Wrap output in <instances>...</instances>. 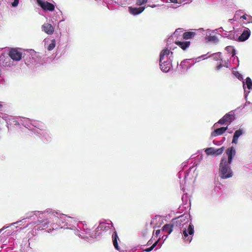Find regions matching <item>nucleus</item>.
Returning a JSON list of instances; mask_svg holds the SVG:
<instances>
[{
	"mask_svg": "<svg viewBox=\"0 0 252 252\" xmlns=\"http://www.w3.org/2000/svg\"><path fill=\"white\" fill-rule=\"evenodd\" d=\"M173 53L167 48L163 49L160 54L159 62L163 61L169 60V58L171 56V59L173 58Z\"/></svg>",
	"mask_w": 252,
	"mask_h": 252,
	"instance_id": "1a4fd4ad",
	"label": "nucleus"
},
{
	"mask_svg": "<svg viewBox=\"0 0 252 252\" xmlns=\"http://www.w3.org/2000/svg\"><path fill=\"white\" fill-rule=\"evenodd\" d=\"M229 32H225L222 33V36L224 37H227L228 34Z\"/></svg>",
	"mask_w": 252,
	"mask_h": 252,
	"instance_id": "c03bdc74",
	"label": "nucleus"
},
{
	"mask_svg": "<svg viewBox=\"0 0 252 252\" xmlns=\"http://www.w3.org/2000/svg\"><path fill=\"white\" fill-rule=\"evenodd\" d=\"M221 53L220 52H218L214 54H213L210 56L211 57H212L213 59H214L216 61L220 60L221 58Z\"/></svg>",
	"mask_w": 252,
	"mask_h": 252,
	"instance_id": "cd10ccee",
	"label": "nucleus"
},
{
	"mask_svg": "<svg viewBox=\"0 0 252 252\" xmlns=\"http://www.w3.org/2000/svg\"><path fill=\"white\" fill-rule=\"evenodd\" d=\"M224 150V147H222L220 148L216 149L215 148L214 156H218L221 154Z\"/></svg>",
	"mask_w": 252,
	"mask_h": 252,
	"instance_id": "c85d7f7f",
	"label": "nucleus"
},
{
	"mask_svg": "<svg viewBox=\"0 0 252 252\" xmlns=\"http://www.w3.org/2000/svg\"><path fill=\"white\" fill-rule=\"evenodd\" d=\"M37 4L45 10L52 11L55 9L54 5L47 1H43L42 0H36Z\"/></svg>",
	"mask_w": 252,
	"mask_h": 252,
	"instance_id": "6e6552de",
	"label": "nucleus"
},
{
	"mask_svg": "<svg viewBox=\"0 0 252 252\" xmlns=\"http://www.w3.org/2000/svg\"><path fill=\"white\" fill-rule=\"evenodd\" d=\"M20 124L23 125L27 128L30 127L32 125L37 128V129H34V132L36 133L37 134L45 137L47 140H49L51 138L48 132L44 129V126L42 125V124L38 123L35 121H32L27 118H23L21 119L18 122V125Z\"/></svg>",
	"mask_w": 252,
	"mask_h": 252,
	"instance_id": "7ed1b4c3",
	"label": "nucleus"
},
{
	"mask_svg": "<svg viewBox=\"0 0 252 252\" xmlns=\"http://www.w3.org/2000/svg\"><path fill=\"white\" fill-rule=\"evenodd\" d=\"M198 32L203 31L204 33H203V35L205 36V39H207V37L209 36L212 35V33L213 32L210 29H207L206 30H204L203 28H200L197 30Z\"/></svg>",
	"mask_w": 252,
	"mask_h": 252,
	"instance_id": "4be33fe9",
	"label": "nucleus"
},
{
	"mask_svg": "<svg viewBox=\"0 0 252 252\" xmlns=\"http://www.w3.org/2000/svg\"><path fill=\"white\" fill-rule=\"evenodd\" d=\"M162 238L164 239V238H165V237L163 236H162Z\"/></svg>",
	"mask_w": 252,
	"mask_h": 252,
	"instance_id": "bf43d9fd",
	"label": "nucleus"
},
{
	"mask_svg": "<svg viewBox=\"0 0 252 252\" xmlns=\"http://www.w3.org/2000/svg\"><path fill=\"white\" fill-rule=\"evenodd\" d=\"M173 225L171 224H166L162 228V231L165 233L170 234L173 231Z\"/></svg>",
	"mask_w": 252,
	"mask_h": 252,
	"instance_id": "6ab92c4d",
	"label": "nucleus"
},
{
	"mask_svg": "<svg viewBox=\"0 0 252 252\" xmlns=\"http://www.w3.org/2000/svg\"><path fill=\"white\" fill-rule=\"evenodd\" d=\"M184 164H184V166H186V163H185Z\"/></svg>",
	"mask_w": 252,
	"mask_h": 252,
	"instance_id": "052dcab7",
	"label": "nucleus"
},
{
	"mask_svg": "<svg viewBox=\"0 0 252 252\" xmlns=\"http://www.w3.org/2000/svg\"><path fill=\"white\" fill-rule=\"evenodd\" d=\"M118 0H117V1H118ZM113 1H114L115 2H117V0H113Z\"/></svg>",
	"mask_w": 252,
	"mask_h": 252,
	"instance_id": "13d9d810",
	"label": "nucleus"
},
{
	"mask_svg": "<svg viewBox=\"0 0 252 252\" xmlns=\"http://www.w3.org/2000/svg\"><path fill=\"white\" fill-rule=\"evenodd\" d=\"M119 239L118 238V236L117 235V234L116 232H114L112 235V240H113V243L114 245V246L115 248L119 251L120 252H125L124 250H121L120 249L119 247L118 244V240H119Z\"/></svg>",
	"mask_w": 252,
	"mask_h": 252,
	"instance_id": "f8f14e48",
	"label": "nucleus"
},
{
	"mask_svg": "<svg viewBox=\"0 0 252 252\" xmlns=\"http://www.w3.org/2000/svg\"><path fill=\"white\" fill-rule=\"evenodd\" d=\"M19 3V0H14V2L12 3V6L13 7H16Z\"/></svg>",
	"mask_w": 252,
	"mask_h": 252,
	"instance_id": "4c0bfd02",
	"label": "nucleus"
},
{
	"mask_svg": "<svg viewBox=\"0 0 252 252\" xmlns=\"http://www.w3.org/2000/svg\"><path fill=\"white\" fill-rule=\"evenodd\" d=\"M204 56H205V55H203V56H201V57H199V58H202V57H204Z\"/></svg>",
	"mask_w": 252,
	"mask_h": 252,
	"instance_id": "864d4df0",
	"label": "nucleus"
},
{
	"mask_svg": "<svg viewBox=\"0 0 252 252\" xmlns=\"http://www.w3.org/2000/svg\"><path fill=\"white\" fill-rule=\"evenodd\" d=\"M233 73L239 80H241L243 79L242 75L238 71H233Z\"/></svg>",
	"mask_w": 252,
	"mask_h": 252,
	"instance_id": "72a5a7b5",
	"label": "nucleus"
},
{
	"mask_svg": "<svg viewBox=\"0 0 252 252\" xmlns=\"http://www.w3.org/2000/svg\"><path fill=\"white\" fill-rule=\"evenodd\" d=\"M22 222V221H21H21H17V222H14V223H12V225H14V224H18V223H20V222Z\"/></svg>",
	"mask_w": 252,
	"mask_h": 252,
	"instance_id": "de8ad7c7",
	"label": "nucleus"
},
{
	"mask_svg": "<svg viewBox=\"0 0 252 252\" xmlns=\"http://www.w3.org/2000/svg\"><path fill=\"white\" fill-rule=\"evenodd\" d=\"M206 40L208 41L212 42L215 43H217L219 42V39L215 35H209L207 37Z\"/></svg>",
	"mask_w": 252,
	"mask_h": 252,
	"instance_id": "b1692460",
	"label": "nucleus"
},
{
	"mask_svg": "<svg viewBox=\"0 0 252 252\" xmlns=\"http://www.w3.org/2000/svg\"><path fill=\"white\" fill-rule=\"evenodd\" d=\"M233 33L234 32L232 31L229 32H228L227 38H228L229 39H234L235 37H234V34H233Z\"/></svg>",
	"mask_w": 252,
	"mask_h": 252,
	"instance_id": "e433bc0d",
	"label": "nucleus"
},
{
	"mask_svg": "<svg viewBox=\"0 0 252 252\" xmlns=\"http://www.w3.org/2000/svg\"><path fill=\"white\" fill-rule=\"evenodd\" d=\"M243 88L244 89V93H245V97L246 99L247 98L248 94L249 93V92H247L245 90L246 89V86H247V87L249 90H252V81L250 77H247L246 79V81L243 82Z\"/></svg>",
	"mask_w": 252,
	"mask_h": 252,
	"instance_id": "9d476101",
	"label": "nucleus"
},
{
	"mask_svg": "<svg viewBox=\"0 0 252 252\" xmlns=\"http://www.w3.org/2000/svg\"><path fill=\"white\" fill-rule=\"evenodd\" d=\"M244 132L242 129H239L236 130L234 134L232 139V143L237 144L239 137L243 134Z\"/></svg>",
	"mask_w": 252,
	"mask_h": 252,
	"instance_id": "dca6fc26",
	"label": "nucleus"
},
{
	"mask_svg": "<svg viewBox=\"0 0 252 252\" xmlns=\"http://www.w3.org/2000/svg\"><path fill=\"white\" fill-rule=\"evenodd\" d=\"M235 153V150L234 148L231 147L226 150V156H223L222 158L219 169L220 176L221 178L227 179L233 176V172L230 164Z\"/></svg>",
	"mask_w": 252,
	"mask_h": 252,
	"instance_id": "f03ea898",
	"label": "nucleus"
},
{
	"mask_svg": "<svg viewBox=\"0 0 252 252\" xmlns=\"http://www.w3.org/2000/svg\"><path fill=\"white\" fill-rule=\"evenodd\" d=\"M110 228V226L109 224H107L104 222H101L99 223V225L97 227V229L100 230H107Z\"/></svg>",
	"mask_w": 252,
	"mask_h": 252,
	"instance_id": "aec40b11",
	"label": "nucleus"
},
{
	"mask_svg": "<svg viewBox=\"0 0 252 252\" xmlns=\"http://www.w3.org/2000/svg\"><path fill=\"white\" fill-rule=\"evenodd\" d=\"M226 122V121L223 119V118H222L221 119H220L218 123H215L214 125V127H217L218 126V124H220V125H224Z\"/></svg>",
	"mask_w": 252,
	"mask_h": 252,
	"instance_id": "f704fd0d",
	"label": "nucleus"
},
{
	"mask_svg": "<svg viewBox=\"0 0 252 252\" xmlns=\"http://www.w3.org/2000/svg\"><path fill=\"white\" fill-rule=\"evenodd\" d=\"M8 57L10 59H12L13 61H19L22 58V54L20 52L18 51V50L15 49H11L8 54Z\"/></svg>",
	"mask_w": 252,
	"mask_h": 252,
	"instance_id": "0eeeda50",
	"label": "nucleus"
},
{
	"mask_svg": "<svg viewBox=\"0 0 252 252\" xmlns=\"http://www.w3.org/2000/svg\"><path fill=\"white\" fill-rule=\"evenodd\" d=\"M223 30V29L222 28H220L218 29H216L215 31H214L213 32H222Z\"/></svg>",
	"mask_w": 252,
	"mask_h": 252,
	"instance_id": "a19ab883",
	"label": "nucleus"
},
{
	"mask_svg": "<svg viewBox=\"0 0 252 252\" xmlns=\"http://www.w3.org/2000/svg\"><path fill=\"white\" fill-rule=\"evenodd\" d=\"M167 238V236H165V238H164V240H165Z\"/></svg>",
	"mask_w": 252,
	"mask_h": 252,
	"instance_id": "603ef678",
	"label": "nucleus"
},
{
	"mask_svg": "<svg viewBox=\"0 0 252 252\" xmlns=\"http://www.w3.org/2000/svg\"><path fill=\"white\" fill-rule=\"evenodd\" d=\"M234 113L233 111H230L226 114L222 118L226 122H229L230 124L232 120L234 119Z\"/></svg>",
	"mask_w": 252,
	"mask_h": 252,
	"instance_id": "f3484780",
	"label": "nucleus"
},
{
	"mask_svg": "<svg viewBox=\"0 0 252 252\" xmlns=\"http://www.w3.org/2000/svg\"><path fill=\"white\" fill-rule=\"evenodd\" d=\"M13 65V62H12L8 57H5L2 49H0V77L1 75V67H10Z\"/></svg>",
	"mask_w": 252,
	"mask_h": 252,
	"instance_id": "39448f33",
	"label": "nucleus"
},
{
	"mask_svg": "<svg viewBox=\"0 0 252 252\" xmlns=\"http://www.w3.org/2000/svg\"><path fill=\"white\" fill-rule=\"evenodd\" d=\"M188 176V173H186L185 175V179H186Z\"/></svg>",
	"mask_w": 252,
	"mask_h": 252,
	"instance_id": "09e8293b",
	"label": "nucleus"
},
{
	"mask_svg": "<svg viewBox=\"0 0 252 252\" xmlns=\"http://www.w3.org/2000/svg\"><path fill=\"white\" fill-rule=\"evenodd\" d=\"M241 19L246 20L247 23H252V16L251 15L244 14L241 17Z\"/></svg>",
	"mask_w": 252,
	"mask_h": 252,
	"instance_id": "393cba45",
	"label": "nucleus"
},
{
	"mask_svg": "<svg viewBox=\"0 0 252 252\" xmlns=\"http://www.w3.org/2000/svg\"><path fill=\"white\" fill-rule=\"evenodd\" d=\"M150 244H151V242H150V241H149L148 242V245H150Z\"/></svg>",
	"mask_w": 252,
	"mask_h": 252,
	"instance_id": "4d7b16f0",
	"label": "nucleus"
},
{
	"mask_svg": "<svg viewBox=\"0 0 252 252\" xmlns=\"http://www.w3.org/2000/svg\"><path fill=\"white\" fill-rule=\"evenodd\" d=\"M172 3H178L177 0H170Z\"/></svg>",
	"mask_w": 252,
	"mask_h": 252,
	"instance_id": "49530a36",
	"label": "nucleus"
},
{
	"mask_svg": "<svg viewBox=\"0 0 252 252\" xmlns=\"http://www.w3.org/2000/svg\"><path fill=\"white\" fill-rule=\"evenodd\" d=\"M2 108V105L0 104V109Z\"/></svg>",
	"mask_w": 252,
	"mask_h": 252,
	"instance_id": "6e6d98bb",
	"label": "nucleus"
},
{
	"mask_svg": "<svg viewBox=\"0 0 252 252\" xmlns=\"http://www.w3.org/2000/svg\"><path fill=\"white\" fill-rule=\"evenodd\" d=\"M189 60H185L181 63L180 65L184 70H187L189 68V66L186 64V62Z\"/></svg>",
	"mask_w": 252,
	"mask_h": 252,
	"instance_id": "7c9ffc66",
	"label": "nucleus"
},
{
	"mask_svg": "<svg viewBox=\"0 0 252 252\" xmlns=\"http://www.w3.org/2000/svg\"><path fill=\"white\" fill-rule=\"evenodd\" d=\"M150 6L152 7V8H154V7H156V5H153Z\"/></svg>",
	"mask_w": 252,
	"mask_h": 252,
	"instance_id": "3c124183",
	"label": "nucleus"
},
{
	"mask_svg": "<svg viewBox=\"0 0 252 252\" xmlns=\"http://www.w3.org/2000/svg\"><path fill=\"white\" fill-rule=\"evenodd\" d=\"M250 34V30L248 28H246L243 32L242 34L239 37L238 39L240 41H244L249 38Z\"/></svg>",
	"mask_w": 252,
	"mask_h": 252,
	"instance_id": "9b49d317",
	"label": "nucleus"
},
{
	"mask_svg": "<svg viewBox=\"0 0 252 252\" xmlns=\"http://www.w3.org/2000/svg\"><path fill=\"white\" fill-rule=\"evenodd\" d=\"M145 7H129V12L134 15H137L142 13L145 9Z\"/></svg>",
	"mask_w": 252,
	"mask_h": 252,
	"instance_id": "ddd939ff",
	"label": "nucleus"
},
{
	"mask_svg": "<svg viewBox=\"0 0 252 252\" xmlns=\"http://www.w3.org/2000/svg\"><path fill=\"white\" fill-rule=\"evenodd\" d=\"M56 41L54 39L51 40V42L48 46L47 49L49 51L52 50L55 47Z\"/></svg>",
	"mask_w": 252,
	"mask_h": 252,
	"instance_id": "c756f323",
	"label": "nucleus"
},
{
	"mask_svg": "<svg viewBox=\"0 0 252 252\" xmlns=\"http://www.w3.org/2000/svg\"><path fill=\"white\" fill-rule=\"evenodd\" d=\"M249 104H250V101H247L246 103V105Z\"/></svg>",
	"mask_w": 252,
	"mask_h": 252,
	"instance_id": "8fccbe9b",
	"label": "nucleus"
},
{
	"mask_svg": "<svg viewBox=\"0 0 252 252\" xmlns=\"http://www.w3.org/2000/svg\"><path fill=\"white\" fill-rule=\"evenodd\" d=\"M192 168H193V167L190 168V170H191Z\"/></svg>",
	"mask_w": 252,
	"mask_h": 252,
	"instance_id": "680f3d73",
	"label": "nucleus"
},
{
	"mask_svg": "<svg viewBox=\"0 0 252 252\" xmlns=\"http://www.w3.org/2000/svg\"><path fill=\"white\" fill-rule=\"evenodd\" d=\"M223 66L222 64L221 63H220L219 65H217L216 67V70L218 71Z\"/></svg>",
	"mask_w": 252,
	"mask_h": 252,
	"instance_id": "ea45409f",
	"label": "nucleus"
},
{
	"mask_svg": "<svg viewBox=\"0 0 252 252\" xmlns=\"http://www.w3.org/2000/svg\"><path fill=\"white\" fill-rule=\"evenodd\" d=\"M233 58H234L233 60V63L237 64L239 62L238 58L237 57L235 58L234 56Z\"/></svg>",
	"mask_w": 252,
	"mask_h": 252,
	"instance_id": "58836bf2",
	"label": "nucleus"
},
{
	"mask_svg": "<svg viewBox=\"0 0 252 252\" xmlns=\"http://www.w3.org/2000/svg\"><path fill=\"white\" fill-rule=\"evenodd\" d=\"M196 34L195 32H186L183 33V38L185 39H190L194 36Z\"/></svg>",
	"mask_w": 252,
	"mask_h": 252,
	"instance_id": "412c9836",
	"label": "nucleus"
},
{
	"mask_svg": "<svg viewBox=\"0 0 252 252\" xmlns=\"http://www.w3.org/2000/svg\"><path fill=\"white\" fill-rule=\"evenodd\" d=\"M215 148L213 147L208 148L205 150V152L207 155L214 156Z\"/></svg>",
	"mask_w": 252,
	"mask_h": 252,
	"instance_id": "bb28decb",
	"label": "nucleus"
},
{
	"mask_svg": "<svg viewBox=\"0 0 252 252\" xmlns=\"http://www.w3.org/2000/svg\"><path fill=\"white\" fill-rule=\"evenodd\" d=\"M183 32V30L182 29H178L175 32H174L173 36L178 37L180 35L181 33Z\"/></svg>",
	"mask_w": 252,
	"mask_h": 252,
	"instance_id": "2f4dec72",
	"label": "nucleus"
},
{
	"mask_svg": "<svg viewBox=\"0 0 252 252\" xmlns=\"http://www.w3.org/2000/svg\"><path fill=\"white\" fill-rule=\"evenodd\" d=\"M225 50L227 52H228V53H230L232 54L231 57H233L234 56H235V55L236 54L235 50H234V49L233 48V47L232 46H227L225 48Z\"/></svg>",
	"mask_w": 252,
	"mask_h": 252,
	"instance_id": "a878e982",
	"label": "nucleus"
},
{
	"mask_svg": "<svg viewBox=\"0 0 252 252\" xmlns=\"http://www.w3.org/2000/svg\"><path fill=\"white\" fill-rule=\"evenodd\" d=\"M183 225H186L183 230V238L185 241L190 243L192 240V236L194 232V226L191 223L186 224V222H184Z\"/></svg>",
	"mask_w": 252,
	"mask_h": 252,
	"instance_id": "20e7f679",
	"label": "nucleus"
},
{
	"mask_svg": "<svg viewBox=\"0 0 252 252\" xmlns=\"http://www.w3.org/2000/svg\"><path fill=\"white\" fill-rule=\"evenodd\" d=\"M43 30L47 34H51L54 32V28L50 24L46 23L42 26Z\"/></svg>",
	"mask_w": 252,
	"mask_h": 252,
	"instance_id": "4468645a",
	"label": "nucleus"
},
{
	"mask_svg": "<svg viewBox=\"0 0 252 252\" xmlns=\"http://www.w3.org/2000/svg\"><path fill=\"white\" fill-rule=\"evenodd\" d=\"M222 65H223V66H225L226 68L229 67L228 61L227 62L224 61V63L223 64H222Z\"/></svg>",
	"mask_w": 252,
	"mask_h": 252,
	"instance_id": "79ce46f5",
	"label": "nucleus"
},
{
	"mask_svg": "<svg viewBox=\"0 0 252 252\" xmlns=\"http://www.w3.org/2000/svg\"><path fill=\"white\" fill-rule=\"evenodd\" d=\"M186 218L187 216H180L176 220L175 222L177 224V225L181 226L182 225V223L186 220Z\"/></svg>",
	"mask_w": 252,
	"mask_h": 252,
	"instance_id": "5701e85b",
	"label": "nucleus"
},
{
	"mask_svg": "<svg viewBox=\"0 0 252 252\" xmlns=\"http://www.w3.org/2000/svg\"><path fill=\"white\" fill-rule=\"evenodd\" d=\"M220 187L218 186H216L214 188V191L215 192H218L220 190Z\"/></svg>",
	"mask_w": 252,
	"mask_h": 252,
	"instance_id": "37998d69",
	"label": "nucleus"
},
{
	"mask_svg": "<svg viewBox=\"0 0 252 252\" xmlns=\"http://www.w3.org/2000/svg\"><path fill=\"white\" fill-rule=\"evenodd\" d=\"M169 60L159 62L161 70L164 72H168L171 67V56L169 58Z\"/></svg>",
	"mask_w": 252,
	"mask_h": 252,
	"instance_id": "423d86ee",
	"label": "nucleus"
},
{
	"mask_svg": "<svg viewBox=\"0 0 252 252\" xmlns=\"http://www.w3.org/2000/svg\"><path fill=\"white\" fill-rule=\"evenodd\" d=\"M160 232V230H159V229L157 230L156 231V235L157 236H158Z\"/></svg>",
	"mask_w": 252,
	"mask_h": 252,
	"instance_id": "a18cd8bd",
	"label": "nucleus"
},
{
	"mask_svg": "<svg viewBox=\"0 0 252 252\" xmlns=\"http://www.w3.org/2000/svg\"><path fill=\"white\" fill-rule=\"evenodd\" d=\"M31 213L39 218L40 220L38 221L40 222H43L44 220H46L48 224H54L56 222L60 225L61 223H64V227L66 226L65 228L74 230L75 235L83 238L80 233L81 227L78 222L80 221L75 218L64 214H60L59 217L57 216L58 215V212L50 209H47L44 212L35 211Z\"/></svg>",
	"mask_w": 252,
	"mask_h": 252,
	"instance_id": "f257e3e1",
	"label": "nucleus"
},
{
	"mask_svg": "<svg viewBox=\"0 0 252 252\" xmlns=\"http://www.w3.org/2000/svg\"><path fill=\"white\" fill-rule=\"evenodd\" d=\"M158 243V241H156L150 248H147L145 250V251L146 252H150L152 251L154 248L157 246Z\"/></svg>",
	"mask_w": 252,
	"mask_h": 252,
	"instance_id": "473e14b6",
	"label": "nucleus"
},
{
	"mask_svg": "<svg viewBox=\"0 0 252 252\" xmlns=\"http://www.w3.org/2000/svg\"><path fill=\"white\" fill-rule=\"evenodd\" d=\"M175 43L183 50H186L190 45L189 41H176Z\"/></svg>",
	"mask_w": 252,
	"mask_h": 252,
	"instance_id": "a211bd4d",
	"label": "nucleus"
},
{
	"mask_svg": "<svg viewBox=\"0 0 252 252\" xmlns=\"http://www.w3.org/2000/svg\"><path fill=\"white\" fill-rule=\"evenodd\" d=\"M181 175V171L179 172V176L180 177V176Z\"/></svg>",
	"mask_w": 252,
	"mask_h": 252,
	"instance_id": "5fc2aeb1",
	"label": "nucleus"
},
{
	"mask_svg": "<svg viewBox=\"0 0 252 252\" xmlns=\"http://www.w3.org/2000/svg\"><path fill=\"white\" fill-rule=\"evenodd\" d=\"M148 1V0H137L136 2V4L137 5L140 6L143 4L146 3Z\"/></svg>",
	"mask_w": 252,
	"mask_h": 252,
	"instance_id": "c9c22d12",
	"label": "nucleus"
},
{
	"mask_svg": "<svg viewBox=\"0 0 252 252\" xmlns=\"http://www.w3.org/2000/svg\"><path fill=\"white\" fill-rule=\"evenodd\" d=\"M228 127H222L220 128L215 129L212 133V135L213 136H216L222 134L227 129Z\"/></svg>",
	"mask_w": 252,
	"mask_h": 252,
	"instance_id": "2eb2a0df",
	"label": "nucleus"
}]
</instances>
